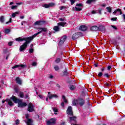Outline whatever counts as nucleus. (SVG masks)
Instances as JSON below:
<instances>
[{"label":"nucleus","mask_w":125,"mask_h":125,"mask_svg":"<svg viewBox=\"0 0 125 125\" xmlns=\"http://www.w3.org/2000/svg\"><path fill=\"white\" fill-rule=\"evenodd\" d=\"M106 9L107 10V12H109V13H111V12H112V8L111 7H107Z\"/></svg>","instance_id":"nucleus-27"},{"label":"nucleus","mask_w":125,"mask_h":125,"mask_svg":"<svg viewBox=\"0 0 125 125\" xmlns=\"http://www.w3.org/2000/svg\"><path fill=\"white\" fill-rule=\"evenodd\" d=\"M42 6L43 7H45V8H48L49 7L54 6V3H49V4H43Z\"/></svg>","instance_id":"nucleus-10"},{"label":"nucleus","mask_w":125,"mask_h":125,"mask_svg":"<svg viewBox=\"0 0 125 125\" xmlns=\"http://www.w3.org/2000/svg\"><path fill=\"white\" fill-rule=\"evenodd\" d=\"M69 88L71 90H75V89H76V86L71 85Z\"/></svg>","instance_id":"nucleus-28"},{"label":"nucleus","mask_w":125,"mask_h":125,"mask_svg":"<svg viewBox=\"0 0 125 125\" xmlns=\"http://www.w3.org/2000/svg\"><path fill=\"white\" fill-rule=\"evenodd\" d=\"M34 52V49L31 48L29 49V53H33Z\"/></svg>","instance_id":"nucleus-42"},{"label":"nucleus","mask_w":125,"mask_h":125,"mask_svg":"<svg viewBox=\"0 0 125 125\" xmlns=\"http://www.w3.org/2000/svg\"><path fill=\"white\" fill-rule=\"evenodd\" d=\"M96 0H87L86 3L87 4H90V3H92V2H95Z\"/></svg>","instance_id":"nucleus-24"},{"label":"nucleus","mask_w":125,"mask_h":125,"mask_svg":"<svg viewBox=\"0 0 125 125\" xmlns=\"http://www.w3.org/2000/svg\"><path fill=\"white\" fill-rule=\"evenodd\" d=\"M54 69H55V71H58V70H59V66H57V65H55L54 66Z\"/></svg>","instance_id":"nucleus-35"},{"label":"nucleus","mask_w":125,"mask_h":125,"mask_svg":"<svg viewBox=\"0 0 125 125\" xmlns=\"http://www.w3.org/2000/svg\"><path fill=\"white\" fill-rule=\"evenodd\" d=\"M11 99L13 100L14 103H18V107H20L21 108H23V107H26L27 106V104L25 103H23L22 100L17 99L16 97L14 96H12L11 97Z\"/></svg>","instance_id":"nucleus-1"},{"label":"nucleus","mask_w":125,"mask_h":125,"mask_svg":"<svg viewBox=\"0 0 125 125\" xmlns=\"http://www.w3.org/2000/svg\"><path fill=\"white\" fill-rule=\"evenodd\" d=\"M29 117H30V115L29 114H26L25 115V118L28 120L29 119Z\"/></svg>","instance_id":"nucleus-48"},{"label":"nucleus","mask_w":125,"mask_h":125,"mask_svg":"<svg viewBox=\"0 0 125 125\" xmlns=\"http://www.w3.org/2000/svg\"><path fill=\"white\" fill-rule=\"evenodd\" d=\"M66 25H67V22L63 21L58 23V26H62V27H65Z\"/></svg>","instance_id":"nucleus-19"},{"label":"nucleus","mask_w":125,"mask_h":125,"mask_svg":"<svg viewBox=\"0 0 125 125\" xmlns=\"http://www.w3.org/2000/svg\"><path fill=\"white\" fill-rule=\"evenodd\" d=\"M107 70H111V66L109 65L107 67Z\"/></svg>","instance_id":"nucleus-58"},{"label":"nucleus","mask_w":125,"mask_h":125,"mask_svg":"<svg viewBox=\"0 0 125 125\" xmlns=\"http://www.w3.org/2000/svg\"><path fill=\"white\" fill-rule=\"evenodd\" d=\"M59 20H60V21H64V19L60 18Z\"/></svg>","instance_id":"nucleus-59"},{"label":"nucleus","mask_w":125,"mask_h":125,"mask_svg":"<svg viewBox=\"0 0 125 125\" xmlns=\"http://www.w3.org/2000/svg\"><path fill=\"white\" fill-rule=\"evenodd\" d=\"M12 21V19L10 18L9 21L6 22V24H8V23H11V21Z\"/></svg>","instance_id":"nucleus-46"},{"label":"nucleus","mask_w":125,"mask_h":125,"mask_svg":"<svg viewBox=\"0 0 125 125\" xmlns=\"http://www.w3.org/2000/svg\"><path fill=\"white\" fill-rule=\"evenodd\" d=\"M32 40H33V38H31V39H29L27 41L25 42L22 45H21L20 47V51L22 52L23 51V50H25V49L27 48V46H28V43H30V42H31Z\"/></svg>","instance_id":"nucleus-2"},{"label":"nucleus","mask_w":125,"mask_h":125,"mask_svg":"<svg viewBox=\"0 0 125 125\" xmlns=\"http://www.w3.org/2000/svg\"><path fill=\"white\" fill-rule=\"evenodd\" d=\"M111 27H112V28H113V29H114V30H117V26H114V25H111Z\"/></svg>","instance_id":"nucleus-45"},{"label":"nucleus","mask_w":125,"mask_h":125,"mask_svg":"<svg viewBox=\"0 0 125 125\" xmlns=\"http://www.w3.org/2000/svg\"><path fill=\"white\" fill-rule=\"evenodd\" d=\"M80 31H86L87 30V27L85 25H81L80 27Z\"/></svg>","instance_id":"nucleus-17"},{"label":"nucleus","mask_w":125,"mask_h":125,"mask_svg":"<svg viewBox=\"0 0 125 125\" xmlns=\"http://www.w3.org/2000/svg\"><path fill=\"white\" fill-rule=\"evenodd\" d=\"M21 19H24V16H21Z\"/></svg>","instance_id":"nucleus-63"},{"label":"nucleus","mask_w":125,"mask_h":125,"mask_svg":"<svg viewBox=\"0 0 125 125\" xmlns=\"http://www.w3.org/2000/svg\"><path fill=\"white\" fill-rule=\"evenodd\" d=\"M34 25H35L36 26H43V25H44V21H37L34 23Z\"/></svg>","instance_id":"nucleus-8"},{"label":"nucleus","mask_w":125,"mask_h":125,"mask_svg":"<svg viewBox=\"0 0 125 125\" xmlns=\"http://www.w3.org/2000/svg\"><path fill=\"white\" fill-rule=\"evenodd\" d=\"M55 122H56V119L55 118H52L50 120L47 121V125H53V124H55Z\"/></svg>","instance_id":"nucleus-9"},{"label":"nucleus","mask_w":125,"mask_h":125,"mask_svg":"<svg viewBox=\"0 0 125 125\" xmlns=\"http://www.w3.org/2000/svg\"><path fill=\"white\" fill-rule=\"evenodd\" d=\"M66 39L67 36H66V35H64L63 36H62L60 40V42L59 43V45L63 44V43H64V42L66 41Z\"/></svg>","instance_id":"nucleus-6"},{"label":"nucleus","mask_w":125,"mask_h":125,"mask_svg":"<svg viewBox=\"0 0 125 125\" xmlns=\"http://www.w3.org/2000/svg\"><path fill=\"white\" fill-rule=\"evenodd\" d=\"M22 2H18V3H16V4H18V5H21V4H22Z\"/></svg>","instance_id":"nucleus-57"},{"label":"nucleus","mask_w":125,"mask_h":125,"mask_svg":"<svg viewBox=\"0 0 125 125\" xmlns=\"http://www.w3.org/2000/svg\"><path fill=\"white\" fill-rule=\"evenodd\" d=\"M48 97L49 98V99H52V98H57V97H58V96H57V95L56 94H51L50 93V92H48Z\"/></svg>","instance_id":"nucleus-14"},{"label":"nucleus","mask_w":125,"mask_h":125,"mask_svg":"<svg viewBox=\"0 0 125 125\" xmlns=\"http://www.w3.org/2000/svg\"><path fill=\"white\" fill-rule=\"evenodd\" d=\"M27 122L26 124L28 125H32V123H33V120L31 119H27Z\"/></svg>","instance_id":"nucleus-23"},{"label":"nucleus","mask_w":125,"mask_h":125,"mask_svg":"<svg viewBox=\"0 0 125 125\" xmlns=\"http://www.w3.org/2000/svg\"><path fill=\"white\" fill-rule=\"evenodd\" d=\"M6 102H8V104L9 106H13L14 104L12 102V101H11V100L9 99H7L6 100Z\"/></svg>","instance_id":"nucleus-18"},{"label":"nucleus","mask_w":125,"mask_h":125,"mask_svg":"<svg viewBox=\"0 0 125 125\" xmlns=\"http://www.w3.org/2000/svg\"><path fill=\"white\" fill-rule=\"evenodd\" d=\"M16 81V82L19 83V84H22V81H21L19 77H17Z\"/></svg>","instance_id":"nucleus-21"},{"label":"nucleus","mask_w":125,"mask_h":125,"mask_svg":"<svg viewBox=\"0 0 125 125\" xmlns=\"http://www.w3.org/2000/svg\"><path fill=\"white\" fill-rule=\"evenodd\" d=\"M62 100L63 102H64V103H68V101L66 99V97H65V96H62Z\"/></svg>","instance_id":"nucleus-29"},{"label":"nucleus","mask_w":125,"mask_h":125,"mask_svg":"<svg viewBox=\"0 0 125 125\" xmlns=\"http://www.w3.org/2000/svg\"><path fill=\"white\" fill-rule=\"evenodd\" d=\"M69 119H70L71 121H76V120L77 119V117L74 116V117H70Z\"/></svg>","instance_id":"nucleus-33"},{"label":"nucleus","mask_w":125,"mask_h":125,"mask_svg":"<svg viewBox=\"0 0 125 125\" xmlns=\"http://www.w3.org/2000/svg\"><path fill=\"white\" fill-rule=\"evenodd\" d=\"M54 31H55V32H59L60 31V28L58 26H55L53 27Z\"/></svg>","instance_id":"nucleus-22"},{"label":"nucleus","mask_w":125,"mask_h":125,"mask_svg":"<svg viewBox=\"0 0 125 125\" xmlns=\"http://www.w3.org/2000/svg\"><path fill=\"white\" fill-rule=\"evenodd\" d=\"M100 29H102L101 30L102 32L104 33L105 32V27L104 26H100V27H98V26H93L90 28V30L91 31H100Z\"/></svg>","instance_id":"nucleus-4"},{"label":"nucleus","mask_w":125,"mask_h":125,"mask_svg":"<svg viewBox=\"0 0 125 125\" xmlns=\"http://www.w3.org/2000/svg\"><path fill=\"white\" fill-rule=\"evenodd\" d=\"M17 5L12 6L11 8V9H16V8H17Z\"/></svg>","instance_id":"nucleus-39"},{"label":"nucleus","mask_w":125,"mask_h":125,"mask_svg":"<svg viewBox=\"0 0 125 125\" xmlns=\"http://www.w3.org/2000/svg\"><path fill=\"white\" fill-rule=\"evenodd\" d=\"M76 6H80V7H82V6H83V4H82V3L77 4H76Z\"/></svg>","instance_id":"nucleus-47"},{"label":"nucleus","mask_w":125,"mask_h":125,"mask_svg":"<svg viewBox=\"0 0 125 125\" xmlns=\"http://www.w3.org/2000/svg\"><path fill=\"white\" fill-rule=\"evenodd\" d=\"M101 6H103V7H105L106 6V4H103L101 5Z\"/></svg>","instance_id":"nucleus-60"},{"label":"nucleus","mask_w":125,"mask_h":125,"mask_svg":"<svg viewBox=\"0 0 125 125\" xmlns=\"http://www.w3.org/2000/svg\"><path fill=\"white\" fill-rule=\"evenodd\" d=\"M84 104V100L80 99L78 100V105L83 106Z\"/></svg>","instance_id":"nucleus-16"},{"label":"nucleus","mask_w":125,"mask_h":125,"mask_svg":"<svg viewBox=\"0 0 125 125\" xmlns=\"http://www.w3.org/2000/svg\"><path fill=\"white\" fill-rule=\"evenodd\" d=\"M4 33L5 34H9V33H10V29H5Z\"/></svg>","instance_id":"nucleus-31"},{"label":"nucleus","mask_w":125,"mask_h":125,"mask_svg":"<svg viewBox=\"0 0 125 125\" xmlns=\"http://www.w3.org/2000/svg\"><path fill=\"white\" fill-rule=\"evenodd\" d=\"M66 113L68 114V115H71V116H73V110L72 109V106H69L68 107L66 110Z\"/></svg>","instance_id":"nucleus-11"},{"label":"nucleus","mask_w":125,"mask_h":125,"mask_svg":"<svg viewBox=\"0 0 125 125\" xmlns=\"http://www.w3.org/2000/svg\"><path fill=\"white\" fill-rule=\"evenodd\" d=\"M15 123H16V125H19V124H20V121H19V119H17V120H16Z\"/></svg>","instance_id":"nucleus-38"},{"label":"nucleus","mask_w":125,"mask_h":125,"mask_svg":"<svg viewBox=\"0 0 125 125\" xmlns=\"http://www.w3.org/2000/svg\"><path fill=\"white\" fill-rule=\"evenodd\" d=\"M63 75H64L65 76H67V75H68V73L67 72V71H65L64 72H63Z\"/></svg>","instance_id":"nucleus-49"},{"label":"nucleus","mask_w":125,"mask_h":125,"mask_svg":"<svg viewBox=\"0 0 125 125\" xmlns=\"http://www.w3.org/2000/svg\"><path fill=\"white\" fill-rule=\"evenodd\" d=\"M15 68H19V69H22V68H25V65H24V64H17L12 67V69H15Z\"/></svg>","instance_id":"nucleus-13"},{"label":"nucleus","mask_w":125,"mask_h":125,"mask_svg":"<svg viewBox=\"0 0 125 125\" xmlns=\"http://www.w3.org/2000/svg\"><path fill=\"white\" fill-rule=\"evenodd\" d=\"M96 13H97V12H96V11L93 10V11H92V14H95Z\"/></svg>","instance_id":"nucleus-53"},{"label":"nucleus","mask_w":125,"mask_h":125,"mask_svg":"<svg viewBox=\"0 0 125 125\" xmlns=\"http://www.w3.org/2000/svg\"><path fill=\"white\" fill-rule=\"evenodd\" d=\"M19 95L21 98H24V96H25V94H24L23 92H20Z\"/></svg>","instance_id":"nucleus-26"},{"label":"nucleus","mask_w":125,"mask_h":125,"mask_svg":"<svg viewBox=\"0 0 125 125\" xmlns=\"http://www.w3.org/2000/svg\"><path fill=\"white\" fill-rule=\"evenodd\" d=\"M27 111H28V112H34V111H35L34 109V105H33V104H29Z\"/></svg>","instance_id":"nucleus-7"},{"label":"nucleus","mask_w":125,"mask_h":125,"mask_svg":"<svg viewBox=\"0 0 125 125\" xmlns=\"http://www.w3.org/2000/svg\"><path fill=\"white\" fill-rule=\"evenodd\" d=\"M9 46H11V45H12V42H9L8 43Z\"/></svg>","instance_id":"nucleus-52"},{"label":"nucleus","mask_w":125,"mask_h":125,"mask_svg":"<svg viewBox=\"0 0 125 125\" xmlns=\"http://www.w3.org/2000/svg\"><path fill=\"white\" fill-rule=\"evenodd\" d=\"M0 21L1 23H3V22H4V17H3V16H1L0 18Z\"/></svg>","instance_id":"nucleus-32"},{"label":"nucleus","mask_w":125,"mask_h":125,"mask_svg":"<svg viewBox=\"0 0 125 125\" xmlns=\"http://www.w3.org/2000/svg\"><path fill=\"white\" fill-rule=\"evenodd\" d=\"M25 21H23L21 22V26H23V25H24V24H25Z\"/></svg>","instance_id":"nucleus-55"},{"label":"nucleus","mask_w":125,"mask_h":125,"mask_svg":"<svg viewBox=\"0 0 125 125\" xmlns=\"http://www.w3.org/2000/svg\"><path fill=\"white\" fill-rule=\"evenodd\" d=\"M64 102H62L61 103V106L62 107H64Z\"/></svg>","instance_id":"nucleus-56"},{"label":"nucleus","mask_w":125,"mask_h":125,"mask_svg":"<svg viewBox=\"0 0 125 125\" xmlns=\"http://www.w3.org/2000/svg\"><path fill=\"white\" fill-rule=\"evenodd\" d=\"M104 87H108V86H111V85H112L111 83H109L107 82H104Z\"/></svg>","instance_id":"nucleus-25"},{"label":"nucleus","mask_w":125,"mask_h":125,"mask_svg":"<svg viewBox=\"0 0 125 125\" xmlns=\"http://www.w3.org/2000/svg\"><path fill=\"white\" fill-rule=\"evenodd\" d=\"M80 37V33H76L73 35L72 36V40H77L78 38Z\"/></svg>","instance_id":"nucleus-15"},{"label":"nucleus","mask_w":125,"mask_h":125,"mask_svg":"<svg viewBox=\"0 0 125 125\" xmlns=\"http://www.w3.org/2000/svg\"><path fill=\"white\" fill-rule=\"evenodd\" d=\"M33 46H34V44H31L30 45V47H31V48H33Z\"/></svg>","instance_id":"nucleus-62"},{"label":"nucleus","mask_w":125,"mask_h":125,"mask_svg":"<svg viewBox=\"0 0 125 125\" xmlns=\"http://www.w3.org/2000/svg\"><path fill=\"white\" fill-rule=\"evenodd\" d=\"M32 66H37V62H34L32 63Z\"/></svg>","instance_id":"nucleus-51"},{"label":"nucleus","mask_w":125,"mask_h":125,"mask_svg":"<svg viewBox=\"0 0 125 125\" xmlns=\"http://www.w3.org/2000/svg\"><path fill=\"white\" fill-rule=\"evenodd\" d=\"M73 106H76V105H79V100H73L72 101Z\"/></svg>","instance_id":"nucleus-20"},{"label":"nucleus","mask_w":125,"mask_h":125,"mask_svg":"<svg viewBox=\"0 0 125 125\" xmlns=\"http://www.w3.org/2000/svg\"><path fill=\"white\" fill-rule=\"evenodd\" d=\"M117 13H118V14L119 15H122V14H123V12H122V9H117L115 10L113 12V14H114V15H116V14H117Z\"/></svg>","instance_id":"nucleus-12"},{"label":"nucleus","mask_w":125,"mask_h":125,"mask_svg":"<svg viewBox=\"0 0 125 125\" xmlns=\"http://www.w3.org/2000/svg\"><path fill=\"white\" fill-rule=\"evenodd\" d=\"M53 78V76H52V75H50L49 76V78L50 79H52Z\"/></svg>","instance_id":"nucleus-61"},{"label":"nucleus","mask_w":125,"mask_h":125,"mask_svg":"<svg viewBox=\"0 0 125 125\" xmlns=\"http://www.w3.org/2000/svg\"><path fill=\"white\" fill-rule=\"evenodd\" d=\"M61 61V59H60V58H58L56 59L55 62H56V63H59V62H60Z\"/></svg>","instance_id":"nucleus-34"},{"label":"nucleus","mask_w":125,"mask_h":125,"mask_svg":"<svg viewBox=\"0 0 125 125\" xmlns=\"http://www.w3.org/2000/svg\"><path fill=\"white\" fill-rule=\"evenodd\" d=\"M52 109L54 112H55L56 113H57V112H58V109H57L56 107H53Z\"/></svg>","instance_id":"nucleus-37"},{"label":"nucleus","mask_w":125,"mask_h":125,"mask_svg":"<svg viewBox=\"0 0 125 125\" xmlns=\"http://www.w3.org/2000/svg\"><path fill=\"white\" fill-rule=\"evenodd\" d=\"M38 30H39V32L35 34L32 36H31V38H32V39L33 40L34 38H36L37 36L38 35H40L42 32H46L47 31V28H42V27H39Z\"/></svg>","instance_id":"nucleus-3"},{"label":"nucleus","mask_w":125,"mask_h":125,"mask_svg":"<svg viewBox=\"0 0 125 125\" xmlns=\"http://www.w3.org/2000/svg\"><path fill=\"white\" fill-rule=\"evenodd\" d=\"M102 75H103V73H102V72H99V73L98 74V76L101 77H102Z\"/></svg>","instance_id":"nucleus-43"},{"label":"nucleus","mask_w":125,"mask_h":125,"mask_svg":"<svg viewBox=\"0 0 125 125\" xmlns=\"http://www.w3.org/2000/svg\"><path fill=\"white\" fill-rule=\"evenodd\" d=\"M75 10L76 11H81V10H82V8L76 7H75Z\"/></svg>","instance_id":"nucleus-36"},{"label":"nucleus","mask_w":125,"mask_h":125,"mask_svg":"<svg viewBox=\"0 0 125 125\" xmlns=\"http://www.w3.org/2000/svg\"><path fill=\"white\" fill-rule=\"evenodd\" d=\"M112 21H117V18H111Z\"/></svg>","instance_id":"nucleus-44"},{"label":"nucleus","mask_w":125,"mask_h":125,"mask_svg":"<svg viewBox=\"0 0 125 125\" xmlns=\"http://www.w3.org/2000/svg\"><path fill=\"white\" fill-rule=\"evenodd\" d=\"M31 39H33L32 37H29L27 38H22V37H19L18 38H16L15 39V41H16V42H23V41H25V42H27V41H29Z\"/></svg>","instance_id":"nucleus-5"},{"label":"nucleus","mask_w":125,"mask_h":125,"mask_svg":"<svg viewBox=\"0 0 125 125\" xmlns=\"http://www.w3.org/2000/svg\"><path fill=\"white\" fill-rule=\"evenodd\" d=\"M101 11H102V9H100V10H98L99 13L100 15L102 14V13H101Z\"/></svg>","instance_id":"nucleus-50"},{"label":"nucleus","mask_w":125,"mask_h":125,"mask_svg":"<svg viewBox=\"0 0 125 125\" xmlns=\"http://www.w3.org/2000/svg\"><path fill=\"white\" fill-rule=\"evenodd\" d=\"M104 77H106V78H110V75L108 73H106L104 75Z\"/></svg>","instance_id":"nucleus-40"},{"label":"nucleus","mask_w":125,"mask_h":125,"mask_svg":"<svg viewBox=\"0 0 125 125\" xmlns=\"http://www.w3.org/2000/svg\"><path fill=\"white\" fill-rule=\"evenodd\" d=\"M63 8H65V6H62L60 7V10H62Z\"/></svg>","instance_id":"nucleus-54"},{"label":"nucleus","mask_w":125,"mask_h":125,"mask_svg":"<svg viewBox=\"0 0 125 125\" xmlns=\"http://www.w3.org/2000/svg\"><path fill=\"white\" fill-rule=\"evenodd\" d=\"M13 2H11L10 3V5H12V4H13Z\"/></svg>","instance_id":"nucleus-64"},{"label":"nucleus","mask_w":125,"mask_h":125,"mask_svg":"<svg viewBox=\"0 0 125 125\" xmlns=\"http://www.w3.org/2000/svg\"><path fill=\"white\" fill-rule=\"evenodd\" d=\"M17 14H19V12H16L15 13H13L12 14V17H13V18H14V17H15V16H16Z\"/></svg>","instance_id":"nucleus-30"},{"label":"nucleus","mask_w":125,"mask_h":125,"mask_svg":"<svg viewBox=\"0 0 125 125\" xmlns=\"http://www.w3.org/2000/svg\"><path fill=\"white\" fill-rule=\"evenodd\" d=\"M70 1L71 2L72 5L75 3V1H76V0H70Z\"/></svg>","instance_id":"nucleus-41"}]
</instances>
